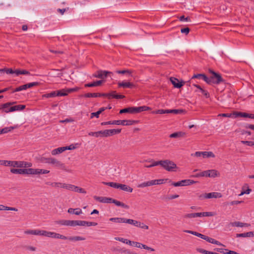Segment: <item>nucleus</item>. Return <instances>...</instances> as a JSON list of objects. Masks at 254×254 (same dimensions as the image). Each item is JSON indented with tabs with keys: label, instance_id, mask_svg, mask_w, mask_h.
<instances>
[{
	"label": "nucleus",
	"instance_id": "20e7f679",
	"mask_svg": "<svg viewBox=\"0 0 254 254\" xmlns=\"http://www.w3.org/2000/svg\"><path fill=\"white\" fill-rule=\"evenodd\" d=\"M53 238L60 239L62 240H68L70 241L75 242L78 241H83L85 238L80 236H70L66 237L63 235L54 232Z\"/></svg>",
	"mask_w": 254,
	"mask_h": 254
},
{
	"label": "nucleus",
	"instance_id": "1a4fd4ad",
	"mask_svg": "<svg viewBox=\"0 0 254 254\" xmlns=\"http://www.w3.org/2000/svg\"><path fill=\"white\" fill-rule=\"evenodd\" d=\"M126 221L127 223L131 224L137 227H139L143 229L147 230L149 228L147 225L144 224L143 223L137 221L136 220H134L131 219H127V220H126Z\"/></svg>",
	"mask_w": 254,
	"mask_h": 254
},
{
	"label": "nucleus",
	"instance_id": "aec40b11",
	"mask_svg": "<svg viewBox=\"0 0 254 254\" xmlns=\"http://www.w3.org/2000/svg\"><path fill=\"white\" fill-rule=\"evenodd\" d=\"M193 78H197V79H201L203 80L204 81H205L207 83H208V77H207L205 74H194L192 77H191V79Z\"/></svg>",
	"mask_w": 254,
	"mask_h": 254
},
{
	"label": "nucleus",
	"instance_id": "4be33fe9",
	"mask_svg": "<svg viewBox=\"0 0 254 254\" xmlns=\"http://www.w3.org/2000/svg\"><path fill=\"white\" fill-rule=\"evenodd\" d=\"M126 220H127V219L125 218H120V217H116V218H111L110 219V221L116 223H127Z\"/></svg>",
	"mask_w": 254,
	"mask_h": 254
},
{
	"label": "nucleus",
	"instance_id": "f257e3e1",
	"mask_svg": "<svg viewBox=\"0 0 254 254\" xmlns=\"http://www.w3.org/2000/svg\"><path fill=\"white\" fill-rule=\"evenodd\" d=\"M83 96L85 98L107 97L109 99L113 98L118 99H123L125 97L124 95L116 94V91H112L110 93H88L85 94Z\"/></svg>",
	"mask_w": 254,
	"mask_h": 254
},
{
	"label": "nucleus",
	"instance_id": "4c0bfd02",
	"mask_svg": "<svg viewBox=\"0 0 254 254\" xmlns=\"http://www.w3.org/2000/svg\"><path fill=\"white\" fill-rule=\"evenodd\" d=\"M149 162H151L152 164H151L150 165H145L144 166L145 167H146V168H151V167H154V166H158V165H160V161H153V160H150L149 161H148Z\"/></svg>",
	"mask_w": 254,
	"mask_h": 254
},
{
	"label": "nucleus",
	"instance_id": "bb28decb",
	"mask_svg": "<svg viewBox=\"0 0 254 254\" xmlns=\"http://www.w3.org/2000/svg\"><path fill=\"white\" fill-rule=\"evenodd\" d=\"M254 236V232H249L247 233L237 234L236 237H251Z\"/></svg>",
	"mask_w": 254,
	"mask_h": 254
},
{
	"label": "nucleus",
	"instance_id": "39448f33",
	"mask_svg": "<svg viewBox=\"0 0 254 254\" xmlns=\"http://www.w3.org/2000/svg\"><path fill=\"white\" fill-rule=\"evenodd\" d=\"M212 75L210 77H208V84H220L221 82L223 81V78H222L220 74L212 71H210Z\"/></svg>",
	"mask_w": 254,
	"mask_h": 254
},
{
	"label": "nucleus",
	"instance_id": "69168bd1",
	"mask_svg": "<svg viewBox=\"0 0 254 254\" xmlns=\"http://www.w3.org/2000/svg\"><path fill=\"white\" fill-rule=\"evenodd\" d=\"M241 142L243 144H246L250 146H252L254 145V142L253 141L242 140Z\"/></svg>",
	"mask_w": 254,
	"mask_h": 254
},
{
	"label": "nucleus",
	"instance_id": "a878e982",
	"mask_svg": "<svg viewBox=\"0 0 254 254\" xmlns=\"http://www.w3.org/2000/svg\"><path fill=\"white\" fill-rule=\"evenodd\" d=\"M10 172L14 174H25V168L11 169Z\"/></svg>",
	"mask_w": 254,
	"mask_h": 254
},
{
	"label": "nucleus",
	"instance_id": "7ed1b4c3",
	"mask_svg": "<svg viewBox=\"0 0 254 254\" xmlns=\"http://www.w3.org/2000/svg\"><path fill=\"white\" fill-rule=\"evenodd\" d=\"M160 165L165 170L169 171H175V169H177V165L172 161L170 160H160Z\"/></svg>",
	"mask_w": 254,
	"mask_h": 254
},
{
	"label": "nucleus",
	"instance_id": "f8f14e48",
	"mask_svg": "<svg viewBox=\"0 0 254 254\" xmlns=\"http://www.w3.org/2000/svg\"><path fill=\"white\" fill-rule=\"evenodd\" d=\"M112 74V72L106 70H100L97 71L96 73H94L92 75V77L103 79L105 78L108 74Z\"/></svg>",
	"mask_w": 254,
	"mask_h": 254
},
{
	"label": "nucleus",
	"instance_id": "f03ea898",
	"mask_svg": "<svg viewBox=\"0 0 254 254\" xmlns=\"http://www.w3.org/2000/svg\"><path fill=\"white\" fill-rule=\"evenodd\" d=\"M137 122V121L135 120H117L114 121L102 122L101 123V125L104 126L107 125H117L123 126H130L135 124Z\"/></svg>",
	"mask_w": 254,
	"mask_h": 254
},
{
	"label": "nucleus",
	"instance_id": "2f4dec72",
	"mask_svg": "<svg viewBox=\"0 0 254 254\" xmlns=\"http://www.w3.org/2000/svg\"><path fill=\"white\" fill-rule=\"evenodd\" d=\"M197 217H201V212L187 214L184 216V217L189 218H195Z\"/></svg>",
	"mask_w": 254,
	"mask_h": 254
},
{
	"label": "nucleus",
	"instance_id": "b1692460",
	"mask_svg": "<svg viewBox=\"0 0 254 254\" xmlns=\"http://www.w3.org/2000/svg\"><path fill=\"white\" fill-rule=\"evenodd\" d=\"M66 148L64 147H59L58 148L55 149L53 150L51 152V153L53 155H56L58 154L61 153L64 151H65Z\"/></svg>",
	"mask_w": 254,
	"mask_h": 254
},
{
	"label": "nucleus",
	"instance_id": "c85d7f7f",
	"mask_svg": "<svg viewBox=\"0 0 254 254\" xmlns=\"http://www.w3.org/2000/svg\"><path fill=\"white\" fill-rule=\"evenodd\" d=\"M119 189L123 190L128 191L129 192H131L133 190V189L131 188L124 184H120Z\"/></svg>",
	"mask_w": 254,
	"mask_h": 254
},
{
	"label": "nucleus",
	"instance_id": "3c124183",
	"mask_svg": "<svg viewBox=\"0 0 254 254\" xmlns=\"http://www.w3.org/2000/svg\"><path fill=\"white\" fill-rule=\"evenodd\" d=\"M73 191L78 192L79 193H86V191L82 188H79L77 186H74Z\"/></svg>",
	"mask_w": 254,
	"mask_h": 254
},
{
	"label": "nucleus",
	"instance_id": "412c9836",
	"mask_svg": "<svg viewBox=\"0 0 254 254\" xmlns=\"http://www.w3.org/2000/svg\"><path fill=\"white\" fill-rule=\"evenodd\" d=\"M68 213L75 215H80L82 213V210L79 208H69L67 210Z\"/></svg>",
	"mask_w": 254,
	"mask_h": 254
},
{
	"label": "nucleus",
	"instance_id": "864d4df0",
	"mask_svg": "<svg viewBox=\"0 0 254 254\" xmlns=\"http://www.w3.org/2000/svg\"><path fill=\"white\" fill-rule=\"evenodd\" d=\"M153 113L159 114H168V110L159 109L154 111Z\"/></svg>",
	"mask_w": 254,
	"mask_h": 254
},
{
	"label": "nucleus",
	"instance_id": "a19ab883",
	"mask_svg": "<svg viewBox=\"0 0 254 254\" xmlns=\"http://www.w3.org/2000/svg\"><path fill=\"white\" fill-rule=\"evenodd\" d=\"M54 232L42 230L41 236L53 238Z\"/></svg>",
	"mask_w": 254,
	"mask_h": 254
},
{
	"label": "nucleus",
	"instance_id": "c03bdc74",
	"mask_svg": "<svg viewBox=\"0 0 254 254\" xmlns=\"http://www.w3.org/2000/svg\"><path fill=\"white\" fill-rule=\"evenodd\" d=\"M12 161L0 160V165L4 166H11Z\"/></svg>",
	"mask_w": 254,
	"mask_h": 254
},
{
	"label": "nucleus",
	"instance_id": "dca6fc26",
	"mask_svg": "<svg viewBox=\"0 0 254 254\" xmlns=\"http://www.w3.org/2000/svg\"><path fill=\"white\" fill-rule=\"evenodd\" d=\"M25 108V105H18L10 107L9 110H5L6 113L12 112L14 111H21Z\"/></svg>",
	"mask_w": 254,
	"mask_h": 254
},
{
	"label": "nucleus",
	"instance_id": "473e14b6",
	"mask_svg": "<svg viewBox=\"0 0 254 254\" xmlns=\"http://www.w3.org/2000/svg\"><path fill=\"white\" fill-rule=\"evenodd\" d=\"M55 91L56 93V96H64L67 95V92L65 89H62Z\"/></svg>",
	"mask_w": 254,
	"mask_h": 254
},
{
	"label": "nucleus",
	"instance_id": "ddd939ff",
	"mask_svg": "<svg viewBox=\"0 0 254 254\" xmlns=\"http://www.w3.org/2000/svg\"><path fill=\"white\" fill-rule=\"evenodd\" d=\"M170 81L175 88H180L182 87L185 82L182 81L179 82V80L175 77H171Z\"/></svg>",
	"mask_w": 254,
	"mask_h": 254
},
{
	"label": "nucleus",
	"instance_id": "bf43d9fd",
	"mask_svg": "<svg viewBox=\"0 0 254 254\" xmlns=\"http://www.w3.org/2000/svg\"><path fill=\"white\" fill-rule=\"evenodd\" d=\"M34 171L33 168H25V174L33 175Z\"/></svg>",
	"mask_w": 254,
	"mask_h": 254
},
{
	"label": "nucleus",
	"instance_id": "09e8293b",
	"mask_svg": "<svg viewBox=\"0 0 254 254\" xmlns=\"http://www.w3.org/2000/svg\"><path fill=\"white\" fill-rule=\"evenodd\" d=\"M194 177L198 178L201 177H207V170L204 171L199 173H197L193 176Z\"/></svg>",
	"mask_w": 254,
	"mask_h": 254
},
{
	"label": "nucleus",
	"instance_id": "423d86ee",
	"mask_svg": "<svg viewBox=\"0 0 254 254\" xmlns=\"http://www.w3.org/2000/svg\"><path fill=\"white\" fill-rule=\"evenodd\" d=\"M121 131V129H112L100 130L101 137H108L118 134Z\"/></svg>",
	"mask_w": 254,
	"mask_h": 254
},
{
	"label": "nucleus",
	"instance_id": "f3484780",
	"mask_svg": "<svg viewBox=\"0 0 254 254\" xmlns=\"http://www.w3.org/2000/svg\"><path fill=\"white\" fill-rule=\"evenodd\" d=\"M220 173L216 170L212 169L207 170V177L215 178L218 177Z\"/></svg>",
	"mask_w": 254,
	"mask_h": 254
},
{
	"label": "nucleus",
	"instance_id": "13d9d810",
	"mask_svg": "<svg viewBox=\"0 0 254 254\" xmlns=\"http://www.w3.org/2000/svg\"><path fill=\"white\" fill-rule=\"evenodd\" d=\"M14 103V102H12V103H11V102H9V103H5V104H4L2 106V108L3 109H4V111L5 112V110H9V109L10 107H9L10 105L13 104Z\"/></svg>",
	"mask_w": 254,
	"mask_h": 254
},
{
	"label": "nucleus",
	"instance_id": "9d476101",
	"mask_svg": "<svg viewBox=\"0 0 254 254\" xmlns=\"http://www.w3.org/2000/svg\"><path fill=\"white\" fill-rule=\"evenodd\" d=\"M51 164L54 165L55 167L63 170L66 172H70L69 170L66 168L64 164L62 162L58 160L57 159L53 158L52 160H51Z\"/></svg>",
	"mask_w": 254,
	"mask_h": 254
},
{
	"label": "nucleus",
	"instance_id": "603ef678",
	"mask_svg": "<svg viewBox=\"0 0 254 254\" xmlns=\"http://www.w3.org/2000/svg\"><path fill=\"white\" fill-rule=\"evenodd\" d=\"M116 72L118 74H128L129 75L132 76V71L129 70H117Z\"/></svg>",
	"mask_w": 254,
	"mask_h": 254
},
{
	"label": "nucleus",
	"instance_id": "393cba45",
	"mask_svg": "<svg viewBox=\"0 0 254 254\" xmlns=\"http://www.w3.org/2000/svg\"><path fill=\"white\" fill-rule=\"evenodd\" d=\"M231 225L232 226L238 227H249L250 226V224L237 221L232 223Z\"/></svg>",
	"mask_w": 254,
	"mask_h": 254
},
{
	"label": "nucleus",
	"instance_id": "7c9ffc66",
	"mask_svg": "<svg viewBox=\"0 0 254 254\" xmlns=\"http://www.w3.org/2000/svg\"><path fill=\"white\" fill-rule=\"evenodd\" d=\"M205 241H206L207 242H209L210 243H211V244H216L217 245H219V246H223L219 241H216V240H215L214 239H212L211 238H210V237H209L208 236H207Z\"/></svg>",
	"mask_w": 254,
	"mask_h": 254
},
{
	"label": "nucleus",
	"instance_id": "338daca9",
	"mask_svg": "<svg viewBox=\"0 0 254 254\" xmlns=\"http://www.w3.org/2000/svg\"><path fill=\"white\" fill-rule=\"evenodd\" d=\"M215 250L217 251V252H220V253H222L223 254H227V252H228V249L217 248V249H215Z\"/></svg>",
	"mask_w": 254,
	"mask_h": 254
},
{
	"label": "nucleus",
	"instance_id": "49530a36",
	"mask_svg": "<svg viewBox=\"0 0 254 254\" xmlns=\"http://www.w3.org/2000/svg\"><path fill=\"white\" fill-rule=\"evenodd\" d=\"M86 221L74 220V227L76 226H86Z\"/></svg>",
	"mask_w": 254,
	"mask_h": 254
},
{
	"label": "nucleus",
	"instance_id": "e2e57ef3",
	"mask_svg": "<svg viewBox=\"0 0 254 254\" xmlns=\"http://www.w3.org/2000/svg\"><path fill=\"white\" fill-rule=\"evenodd\" d=\"M39 85V83L37 82H34L31 83H29L27 84H26L27 89L29 88H31L33 86H37Z\"/></svg>",
	"mask_w": 254,
	"mask_h": 254
},
{
	"label": "nucleus",
	"instance_id": "680f3d73",
	"mask_svg": "<svg viewBox=\"0 0 254 254\" xmlns=\"http://www.w3.org/2000/svg\"><path fill=\"white\" fill-rule=\"evenodd\" d=\"M168 179H158L155 180V185H161L165 183Z\"/></svg>",
	"mask_w": 254,
	"mask_h": 254
},
{
	"label": "nucleus",
	"instance_id": "de8ad7c7",
	"mask_svg": "<svg viewBox=\"0 0 254 254\" xmlns=\"http://www.w3.org/2000/svg\"><path fill=\"white\" fill-rule=\"evenodd\" d=\"M56 97L55 91H53L50 93H47L42 95V98H53Z\"/></svg>",
	"mask_w": 254,
	"mask_h": 254
},
{
	"label": "nucleus",
	"instance_id": "c9c22d12",
	"mask_svg": "<svg viewBox=\"0 0 254 254\" xmlns=\"http://www.w3.org/2000/svg\"><path fill=\"white\" fill-rule=\"evenodd\" d=\"M113 203H114L115 205H116L117 206H121L124 208H126V209H128L129 208V206L122 202H120L119 201H118L116 199L114 200V202Z\"/></svg>",
	"mask_w": 254,
	"mask_h": 254
},
{
	"label": "nucleus",
	"instance_id": "6e6552de",
	"mask_svg": "<svg viewBox=\"0 0 254 254\" xmlns=\"http://www.w3.org/2000/svg\"><path fill=\"white\" fill-rule=\"evenodd\" d=\"M222 196V195L219 192H213L209 193H205L200 194L199 197L200 199L203 198H220Z\"/></svg>",
	"mask_w": 254,
	"mask_h": 254
},
{
	"label": "nucleus",
	"instance_id": "ea45409f",
	"mask_svg": "<svg viewBox=\"0 0 254 254\" xmlns=\"http://www.w3.org/2000/svg\"><path fill=\"white\" fill-rule=\"evenodd\" d=\"M93 198L94 199L96 200L97 201H98L102 203H107V197H103V196H94Z\"/></svg>",
	"mask_w": 254,
	"mask_h": 254
},
{
	"label": "nucleus",
	"instance_id": "2eb2a0df",
	"mask_svg": "<svg viewBox=\"0 0 254 254\" xmlns=\"http://www.w3.org/2000/svg\"><path fill=\"white\" fill-rule=\"evenodd\" d=\"M118 86L119 87H123V88H132L135 87V85L130 82H127V81H122V82H119L118 83Z\"/></svg>",
	"mask_w": 254,
	"mask_h": 254
},
{
	"label": "nucleus",
	"instance_id": "0e129e2a",
	"mask_svg": "<svg viewBox=\"0 0 254 254\" xmlns=\"http://www.w3.org/2000/svg\"><path fill=\"white\" fill-rule=\"evenodd\" d=\"M52 158H42L41 159V161L43 162V163H48V164H51V160H52Z\"/></svg>",
	"mask_w": 254,
	"mask_h": 254
},
{
	"label": "nucleus",
	"instance_id": "6e6d98bb",
	"mask_svg": "<svg viewBox=\"0 0 254 254\" xmlns=\"http://www.w3.org/2000/svg\"><path fill=\"white\" fill-rule=\"evenodd\" d=\"M201 217L203 216H212L215 215V213L212 212H201Z\"/></svg>",
	"mask_w": 254,
	"mask_h": 254
},
{
	"label": "nucleus",
	"instance_id": "8fccbe9b",
	"mask_svg": "<svg viewBox=\"0 0 254 254\" xmlns=\"http://www.w3.org/2000/svg\"><path fill=\"white\" fill-rule=\"evenodd\" d=\"M46 184L47 185H50L53 187L55 188H60V186L61 185V183H57V182H54L51 183L50 182H48L46 183Z\"/></svg>",
	"mask_w": 254,
	"mask_h": 254
},
{
	"label": "nucleus",
	"instance_id": "f704fd0d",
	"mask_svg": "<svg viewBox=\"0 0 254 254\" xmlns=\"http://www.w3.org/2000/svg\"><path fill=\"white\" fill-rule=\"evenodd\" d=\"M103 183L107 186H109L111 187L119 189L120 184L114 183V182H103Z\"/></svg>",
	"mask_w": 254,
	"mask_h": 254
},
{
	"label": "nucleus",
	"instance_id": "6ab92c4d",
	"mask_svg": "<svg viewBox=\"0 0 254 254\" xmlns=\"http://www.w3.org/2000/svg\"><path fill=\"white\" fill-rule=\"evenodd\" d=\"M153 185H156L155 182V180L143 182V183L138 185V187L142 188L149 187V186H153Z\"/></svg>",
	"mask_w": 254,
	"mask_h": 254
},
{
	"label": "nucleus",
	"instance_id": "052dcab7",
	"mask_svg": "<svg viewBox=\"0 0 254 254\" xmlns=\"http://www.w3.org/2000/svg\"><path fill=\"white\" fill-rule=\"evenodd\" d=\"M183 110H177V109H172V110H168V113H173L175 114H178L182 113Z\"/></svg>",
	"mask_w": 254,
	"mask_h": 254
},
{
	"label": "nucleus",
	"instance_id": "72a5a7b5",
	"mask_svg": "<svg viewBox=\"0 0 254 254\" xmlns=\"http://www.w3.org/2000/svg\"><path fill=\"white\" fill-rule=\"evenodd\" d=\"M14 128V127H9L0 129V134L7 133Z\"/></svg>",
	"mask_w": 254,
	"mask_h": 254
},
{
	"label": "nucleus",
	"instance_id": "e433bc0d",
	"mask_svg": "<svg viewBox=\"0 0 254 254\" xmlns=\"http://www.w3.org/2000/svg\"><path fill=\"white\" fill-rule=\"evenodd\" d=\"M0 210H11L17 211L18 210L15 207H10L0 204Z\"/></svg>",
	"mask_w": 254,
	"mask_h": 254
},
{
	"label": "nucleus",
	"instance_id": "cd10ccee",
	"mask_svg": "<svg viewBox=\"0 0 254 254\" xmlns=\"http://www.w3.org/2000/svg\"><path fill=\"white\" fill-rule=\"evenodd\" d=\"M185 133L182 131L176 132L169 135L170 138H179L184 136Z\"/></svg>",
	"mask_w": 254,
	"mask_h": 254
},
{
	"label": "nucleus",
	"instance_id": "c756f323",
	"mask_svg": "<svg viewBox=\"0 0 254 254\" xmlns=\"http://www.w3.org/2000/svg\"><path fill=\"white\" fill-rule=\"evenodd\" d=\"M74 185L71 184H63L61 183V185L60 186V188L65 189L67 190L73 191L74 188Z\"/></svg>",
	"mask_w": 254,
	"mask_h": 254
},
{
	"label": "nucleus",
	"instance_id": "58836bf2",
	"mask_svg": "<svg viewBox=\"0 0 254 254\" xmlns=\"http://www.w3.org/2000/svg\"><path fill=\"white\" fill-rule=\"evenodd\" d=\"M203 158L214 157L215 155L211 151H203Z\"/></svg>",
	"mask_w": 254,
	"mask_h": 254
},
{
	"label": "nucleus",
	"instance_id": "79ce46f5",
	"mask_svg": "<svg viewBox=\"0 0 254 254\" xmlns=\"http://www.w3.org/2000/svg\"><path fill=\"white\" fill-rule=\"evenodd\" d=\"M120 114H123V113L133 114L132 107L122 109L120 111Z\"/></svg>",
	"mask_w": 254,
	"mask_h": 254
},
{
	"label": "nucleus",
	"instance_id": "a211bd4d",
	"mask_svg": "<svg viewBox=\"0 0 254 254\" xmlns=\"http://www.w3.org/2000/svg\"><path fill=\"white\" fill-rule=\"evenodd\" d=\"M103 81H104L103 80H97L93 82L85 84L84 85V86L86 87H92L99 86L102 84V83L103 82Z\"/></svg>",
	"mask_w": 254,
	"mask_h": 254
},
{
	"label": "nucleus",
	"instance_id": "4468645a",
	"mask_svg": "<svg viewBox=\"0 0 254 254\" xmlns=\"http://www.w3.org/2000/svg\"><path fill=\"white\" fill-rule=\"evenodd\" d=\"M57 223L63 226L74 227V220H61L57 221Z\"/></svg>",
	"mask_w": 254,
	"mask_h": 254
},
{
	"label": "nucleus",
	"instance_id": "774afa93",
	"mask_svg": "<svg viewBox=\"0 0 254 254\" xmlns=\"http://www.w3.org/2000/svg\"><path fill=\"white\" fill-rule=\"evenodd\" d=\"M190 31V29L187 27L184 28H182L181 29V32L182 33H185L186 35H188Z\"/></svg>",
	"mask_w": 254,
	"mask_h": 254
},
{
	"label": "nucleus",
	"instance_id": "9b49d317",
	"mask_svg": "<svg viewBox=\"0 0 254 254\" xmlns=\"http://www.w3.org/2000/svg\"><path fill=\"white\" fill-rule=\"evenodd\" d=\"M196 182L191 180H183L178 182H174L172 185L174 187L187 186L195 183Z\"/></svg>",
	"mask_w": 254,
	"mask_h": 254
},
{
	"label": "nucleus",
	"instance_id": "0eeeda50",
	"mask_svg": "<svg viewBox=\"0 0 254 254\" xmlns=\"http://www.w3.org/2000/svg\"><path fill=\"white\" fill-rule=\"evenodd\" d=\"M32 166L31 162L25 161H12L11 167L16 168H29Z\"/></svg>",
	"mask_w": 254,
	"mask_h": 254
},
{
	"label": "nucleus",
	"instance_id": "4d7b16f0",
	"mask_svg": "<svg viewBox=\"0 0 254 254\" xmlns=\"http://www.w3.org/2000/svg\"><path fill=\"white\" fill-rule=\"evenodd\" d=\"M100 131H96V132H90L88 133V135L90 136H95L96 137H101Z\"/></svg>",
	"mask_w": 254,
	"mask_h": 254
},
{
	"label": "nucleus",
	"instance_id": "37998d69",
	"mask_svg": "<svg viewBox=\"0 0 254 254\" xmlns=\"http://www.w3.org/2000/svg\"><path fill=\"white\" fill-rule=\"evenodd\" d=\"M234 115L235 117L248 118L249 114L244 112H236Z\"/></svg>",
	"mask_w": 254,
	"mask_h": 254
},
{
	"label": "nucleus",
	"instance_id": "5701e85b",
	"mask_svg": "<svg viewBox=\"0 0 254 254\" xmlns=\"http://www.w3.org/2000/svg\"><path fill=\"white\" fill-rule=\"evenodd\" d=\"M24 233L26 234H31V235L41 236L42 230H28L25 231L24 232Z\"/></svg>",
	"mask_w": 254,
	"mask_h": 254
},
{
	"label": "nucleus",
	"instance_id": "5fc2aeb1",
	"mask_svg": "<svg viewBox=\"0 0 254 254\" xmlns=\"http://www.w3.org/2000/svg\"><path fill=\"white\" fill-rule=\"evenodd\" d=\"M5 72L7 74L14 73V70L11 68H2L0 69V72Z\"/></svg>",
	"mask_w": 254,
	"mask_h": 254
},
{
	"label": "nucleus",
	"instance_id": "a18cd8bd",
	"mask_svg": "<svg viewBox=\"0 0 254 254\" xmlns=\"http://www.w3.org/2000/svg\"><path fill=\"white\" fill-rule=\"evenodd\" d=\"M26 89H27L26 85V84H24V85L20 86L19 87H18L15 88V89L11 91V93H14L15 92H18V91H20L24 90H26Z\"/></svg>",
	"mask_w": 254,
	"mask_h": 254
}]
</instances>
